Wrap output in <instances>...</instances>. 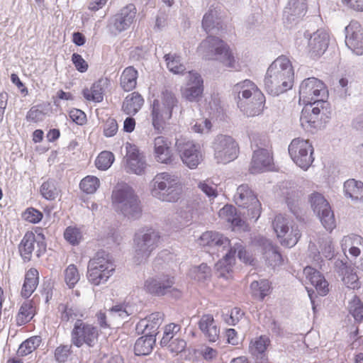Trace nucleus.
I'll list each match as a JSON object with an SVG mask.
<instances>
[{
    "instance_id": "nucleus-1",
    "label": "nucleus",
    "mask_w": 363,
    "mask_h": 363,
    "mask_svg": "<svg viewBox=\"0 0 363 363\" xmlns=\"http://www.w3.org/2000/svg\"><path fill=\"white\" fill-rule=\"evenodd\" d=\"M294 72L291 61L284 55L269 65L264 77L267 91H290L294 85Z\"/></svg>"
},
{
    "instance_id": "nucleus-2",
    "label": "nucleus",
    "mask_w": 363,
    "mask_h": 363,
    "mask_svg": "<svg viewBox=\"0 0 363 363\" xmlns=\"http://www.w3.org/2000/svg\"><path fill=\"white\" fill-rule=\"evenodd\" d=\"M150 102L152 125L155 130L160 133L171 119L178 101L173 92H153Z\"/></svg>"
},
{
    "instance_id": "nucleus-3",
    "label": "nucleus",
    "mask_w": 363,
    "mask_h": 363,
    "mask_svg": "<svg viewBox=\"0 0 363 363\" xmlns=\"http://www.w3.org/2000/svg\"><path fill=\"white\" fill-rule=\"evenodd\" d=\"M152 196L166 202H176L182 192L179 178L167 172L157 174L150 183Z\"/></svg>"
},
{
    "instance_id": "nucleus-4",
    "label": "nucleus",
    "mask_w": 363,
    "mask_h": 363,
    "mask_svg": "<svg viewBox=\"0 0 363 363\" xmlns=\"http://www.w3.org/2000/svg\"><path fill=\"white\" fill-rule=\"evenodd\" d=\"M115 269L112 255L105 250H99L88 262L87 279L94 286L103 284L113 275Z\"/></svg>"
},
{
    "instance_id": "nucleus-5",
    "label": "nucleus",
    "mask_w": 363,
    "mask_h": 363,
    "mask_svg": "<svg viewBox=\"0 0 363 363\" xmlns=\"http://www.w3.org/2000/svg\"><path fill=\"white\" fill-rule=\"evenodd\" d=\"M199 51L206 60H217L228 67H235V59L229 45L218 37L208 35L201 43Z\"/></svg>"
},
{
    "instance_id": "nucleus-6",
    "label": "nucleus",
    "mask_w": 363,
    "mask_h": 363,
    "mask_svg": "<svg viewBox=\"0 0 363 363\" xmlns=\"http://www.w3.org/2000/svg\"><path fill=\"white\" fill-rule=\"evenodd\" d=\"M113 203L116 208L128 219L136 220L142 213L140 201L133 189L123 185L112 193Z\"/></svg>"
},
{
    "instance_id": "nucleus-7",
    "label": "nucleus",
    "mask_w": 363,
    "mask_h": 363,
    "mask_svg": "<svg viewBox=\"0 0 363 363\" xmlns=\"http://www.w3.org/2000/svg\"><path fill=\"white\" fill-rule=\"evenodd\" d=\"M160 235L153 228H143L134 236V262L137 264L145 262L151 253L158 247Z\"/></svg>"
},
{
    "instance_id": "nucleus-8",
    "label": "nucleus",
    "mask_w": 363,
    "mask_h": 363,
    "mask_svg": "<svg viewBox=\"0 0 363 363\" xmlns=\"http://www.w3.org/2000/svg\"><path fill=\"white\" fill-rule=\"evenodd\" d=\"M315 97L306 99V96H300V101L303 97V103L305 105L300 117V122L302 128L307 131H312L318 125V116L320 111L327 108L328 103L323 99H318L320 92H313Z\"/></svg>"
},
{
    "instance_id": "nucleus-9",
    "label": "nucleus",
    "mask_w": 363,
    "mask_h": 363,
    "mask_svg": "<svg viewBox=\"0 0 363 363\" xmlns=\"http://www.w3.org/2000/svg\"><path fill=\"white\" fill-rule=\"evenodd\" d=\"M214 159L218 164H227L235 160L239 153L235 140L227 135H218L212 143Z\"/></svg>"
},
{
    "instance_id": "nucleus-10",
    "label": "nucleus",
    "mask_w": 363,
    "mask_h": 363,
    "mask_svg": "<svg viewBox=\"0 0 363 363\" xmlns=\"http://www.w3.org/2000/svg\"><path fill=\"white\" fill-rule=\"evenodd\" d=\"M46 250L45 238L41 233L35 235L32 231L26 232L18 245V252L23 262L31 260L33 252L40 257Z\"/></svg>"
},
{
    "instance_id": "nucleus-11",
    "label": "nucleus",
    "mask_w": 363,
    "mask_h": 363,
    "mask_svg": "<svg viewBox=\"0 0 363 363\" xmlns=\"http://www.w3.org/2000/svg\"><path fill=\"white\" fill-rule=\"evenodd\" d=\"M174 277L167 274H160L149 277L145 281V290L156 296L169 295L178 298L181 296V291L174 287Z\"/></svg>"
},
{
    "instance_id": "nucleus-12",
    "label": "nucleus",
    "mask_w": 363,
    "mask_h": 363,
    "mask_svg": "<svg viewBox=\"0 0 363 363\" xmlns=\"http://www.w3.org/2000/svg\"><path fill=\"white\" fill-rule=\"evenodd\" d=\"M288 151L294 163L304 170L308 169L314 160V149L308 140L294 138L289 145Z\"/></svg>"
},
{
    "instance_id": "nucleus-13",
    "label": "nucleus",
    "mask_w": 363,
    "mask_h": 363,
    "mask_svg": "<svg viewBox=\"0 0 363 363\" xmlns=\"http://www.w3.org/2000/svg\"><path fill=\"white\" fill-rule=\"evenodd\" d=\"M235 203L247 209V216L256 221L261 214V203L247 184H241L234 195Z\"/></svg>"
},
{
    "instance_id": "nucleus-14",
    "label": "nucleus",
    "mask_w": 363,
    "mask_h": 363,
    "mask_svg": "<svg viewBox=\"0 0 363 363\" xmlns=\"http://www.w3.org/2000/svg\"><path fill=\"white\" fill-rule=\"evenodd\" d=\"M175 147L183 163L190 169L196 168L203 160L200 145L191 140L177 139Z\"/></svg>"
},
{
    "instance_id": "nucleus-15",
    "label": "nucleus",
    "mask_w": 363,
    "mask_h": 363,
    "mask_svg": "<svg viewBox=\"0 0 363 363\" xmlns=\"http://www.w3.org/2000/svg\"><path fill=\"white\" fill-rule=\"evenodd\" d=\"M98 335L96 327L77 319L71 332V342L77 347H81L84 344L93 347L97 341Z\"/></svg>"
},
{
    "instance_id": "nucleus-16",
    "label": "nucleus",
    "mask_w": 363,
    "mask_h": 363,
    "mask_svg": "<svg viewBox=\"0 0 363 363\" xmlns=\"http://www.w3.org/2000/svg\"><path fill=\"white\" fill-rule=\"evenodd\" d=\"M137 9L130 4L121 9L108 19V28L115 35L128 30L135 20Z\"/></svg>"
},
{
    "instance_id": "nucleus-17",
    "label": "nucleus",
    "mask_w": 363,
    "mask_h": 363,
    "mask_svg": "<svg viewBox=\"0 0 363 363\" xmlns=\"http://www.w3.org/2000/svg\"><path fill=\"white\" fill-rule=\"evenodd\" d=\"M310 202L313 212L319 218L322 225L327 230L331 231L335 227V220L329 203L319 193L312 194Z\"/></svg>"
},
{
    "instance_id": "nucleus-18",
    "label": "nucleus",
    "mask_w": 363,
    "mask_h": 363,
    "mask_svg": "<svg viewBox=\"0 0 363 363\" xmlns=\"http://www.w3.org/2000/svg\"><path fill=\"white\" fill-rule=\"evenodd\" d=\"M238 106L247 116L262 113L265 102L263 92H238Z\"/></svg>"
},
{
    "instance_id": "nucleus-19",
    "label": "nucleus",
    "mask_w": 363,
    "mask_h": 363,
    "mask_svg": "<svg viewBox=\"0 0 363 363\" xmlns=\"http://www.w3.org/2000/svg\"><path fill=\"white\" fill-rule=\"evenodd\" d=\"M237 252L238 257L240 260L246 264H252L253 259L242 246V242H235L233 243V245L230 243L228 252L223 257V259L216 264V269L220 271V276H223L225 272L229 273L232 271V264L234 262L235 255Z\"/></svg>"
},
{
    "instance_id": "nucleus-20",
    "label": "nucleus",
    "mask_w": 363,
    "mask_h": 363,
    "mask_svg": "<svg viewBox=\"0 0 363 363\" xmlns=\"http://www.w3.org/2000/svg\"><path fill=\"white\" fill-rule=\"evenodd\" d=\"M181 330V325L175 323H169L164 328L163 337L160 341L162 347H166L172 353H181L185 350L186 342L181 337H175V335Z\"/></svg>"
},
{
    "instance_id": "nucleus-21",
    "label": "nucleus",
    "mask_w": 363,
    "mask_h": 363,
    "mask_svg": "<svg viewBox=\"0 0 363 363\" xmlns=\"http://www.w3.org/2000/svg\"><path fill=\"white\" fill-rule=\"evenodd\" d=\"M272 226L278 238L287 236L281 242L282 245L284 244L287 247L294 246L301 238V233L297 228L291 227V231L289 233L290 222L281 214L275 216L272 222Z\"/></svg>"
},
{
    "instance_id": "nucleus-22",
    "label": "nucleus",
    "mask_w": 363,
    "mask_h": 363,
    "mask_svg": "<svg viewBox=\"0 0 363 363\" xmlns=\"http://www.w3.org/2000/svg\"><path fill=\"white\" fill-rule=\"evenodd\" d=\"M345 44L357 55L363 54V32L357 21H351L345 27Z\"/></svg>"
},
{
    "instance_id": "nucleus-23",
    "label": "nucleus",
    "mask_w": 363,
    "mask_h": 363,
    "mask_svg": "<svg viewBox=\"0 0 363 363\" xmlns=\"http://www.w3.org/2000/svg\"><path fill=\"white\" fill-rule=\"evenodd\" d=\"M307 12L306 0H289L284 9L283 18L288 27L298 23Z\"/></svg>"
},
{
    "instance_id": "nucleus-24",
    "label": "nucleus",
    "mask_w": 363,
    "mask_h": 363,
    "mask_svg": "<svg viewBox=\"0 0 363 363\" xmlns=\"http://www.w3.org/2000/svg\"><path fill=\"white\" fill-rule=\"evenodd\" d=\"M308 38V52L312 57H320L327 50L329 44V35L324 30H318Z\"/></svg>"
},
{
    "instance_id": "nucleus-25",
    "label": "nucleus",
    "mask_w": 363,
    "mask_h": 363,
    "mask_svg": "<svg viewBox=\"0 0 363 363\" xmlns=\"http://www.w3.org/2000/svg\"><path fill=\"white\" fill-rule=\"evenodd\" d=\"M125 147L127 165L130 171L136 174H143L146 167L145 156L135 145L128 143Z\"/></svg>"
},
{
    "instance_id": "nucleus-26",
    "label": "nucleus",
    "mask_w": 363,
    "mask_h": 363,
    "mask_svg": "<svg viewBox=\"0 0 363 363\" xmlns=\"http://www.w3.org/2000/svg\"><path fill=\"white\" fill-rule=\"evenodd\" d=\"M230 240L218 232L207 231L200 238V245L204 247L215 248L218 252L228 250L230 245Z\"/></svg>"
},
{
    "instance_id": "nucleus-27",
    "label": "nucleus",
    "mask_w": 363,
    "mask_h": 363,
    "mask_svg": "<svg viewBox=\"0 0 363 363\" xmlns=\"http://www.w3.org/2000/svg\"><path fill=\"white\" fill-rule=\"evenodd\" d=\"M171 143L163 136H158L154 140V154L156 160L160 163L170 164L173 160Z\"/></svg>"
},
{
    "instance_id": "nucleus-28",
    "label": "nucleus",
    "mask_w": 363,
    "mask_h": 363,
    "mask_svg": "<svg viewBox=\"0 0 363 363\" xmlns=\"http://www.w3.org/2000/svg\"><path fill=\"white\" fill-rule=\"evenodd\" d=\"M272 164L273 158L271 151H254L250 167V172L252 174L260 173L269 169Z\"/></svg>"
},
{
    "instance_id": "nucleus-29",
    "label": "nucleus",
    "mask_w": 363,
    "mask_h": 363,
    "mask_svg": "<svg viewBox=\"0 0 363 363\" xmlns=\"http://www.w3.org/2000/svg\"><path fill=\"white\" fill-rule=\"evenodd\" d=\"M198 325L205 337L209 342H215L218 339L220 328L218 327L212 315H203L198 323Z\"/></svg>"
},
{
    "instance_id": "nucleus-30",
    "label": "nucleus",
    "mask_w": 363,
    "mask_h": 363,
    "mask_svg": "<svg viewBox=\"0 0 363 363\" xmlns=\"http://www.w3.org/2000/svg\"><path fill=\"white\" fill-rule=\"evenodd\" d=\"M259 242L262 246L263 257L266 263L273 267L281 264L282 257L277 247H274L269 240L264 238H261Z\"/></svg>"
},
{
    "instance_id": "nucleus-31",
    "label": "nucleus",
    "mask_w": 363,
    "mask_h": 363,
    "mask_svg": "<svg viewBox=\"0 0 363 363\" xmlns=\"http://www.w3.org/2000/svg\"><path fill=\"white\" fill-rule=\"evenodd\" d=\"M305 272L313 286H315L320 296H325L328 292V284L325 277L320 272L311 267H306Z\"/></svg>"
},
{
    "instance_id": "nucleus-32",
    "label": "nucleus",
    "mask_w": 363,
    "mask_h": 363,
    "mask_svg": "<svg viewBox=\"0 0 363 363\" xmlns=\"http://www.w3.org/2000/svg\"><path fill=\"white\" fill-rule=\"evenodd\" d=\"M344 193L353 201L363 203V182L350 179L344 183Z\"/></svg>"
},
{
    "instance_id": "nucleus-33",
    "label": "nucleus",
    "mask_w": 363,
    "mask_h": 363,
    "mask_svg": "<svg viewBox=\"0 0 363 363\" xmlns=\"http://www.w3.org/2000/svg\"><path fill=\"white\" fill-rule=\"evenodd\" d=\"M144 104L143 96L138 92H133L128 95L122 106V110L127 115H135Z\"/></svg>"
},
{
    "instance_id": "nucleus-34",
    "label": "nucleus",
    "mask_w": 363,
    "mask_h": 363,
    "mask_svg": "<svg viewBox=\"0 0 363 363\" xmlns=\"http://www.w3.org/2000/svg\"><path fill=\"white\" fill-rule=\"evenodd\" d=\"M38 272L35 268H30L25 275V280L21 289V296L28 298L35 290L38 284Z\"/></svg>"
},
{
    "instance_id": "nucleus-35",
    "label": "nucleus",
    "mask_w": 363,
    "mask_h": 363,
    "mask_svg": "<svg viewBox=\"0 0 363 363\" xmlns=\"http://www.w3.org/2000/svg\"><path fill=\"white\" fill-rule=\"evenodd\" d=\"M138 77V70L133 66L125 68L120 77L123 91H133L136 87Z\"/></svg>"
},
{
    "instance_id": "nucleus-36",
    "label": "nucleus",
    "mask_w": 363,
    "mask_h": 363,
    "mask_svg": "<svg viewBox=\"0 0 363 363\" xmlns=\"http://www.w3.org/2000/svg\"><path fill=\"white\" fill-rule=\"evenodd\" d=\"M155 343V337L152 335L146 334L139 337L134 346V352L137 356L147 355L152 349Z\"/></svg>"
},
{
    "instance_id": "nucleus-37",
    "label": "nucleus",
    "mask_w": 363,
    "mask_h": 363,
    "mask_svg": "<svg viewBox=\"0 0 363 363\" xmlns=\"http://www.w3.org/2000/svg\"><path fill=\"white\" fill-rule=\"evenodd\" d=\"M220 9L218 6L212 5L208 11L204 14L202 20V27L208 33L217 28L220 24Z\"/></svg>"
},
{
    "instance_id": "nucleus-38",
    "label": "nucleus",
    "mask_w": 363,
    "mask_h": 363,
    "mask_svg": "<svg viewBox=\"0 0 363 363\" xmlns=\"http://www.w3.org/2000/svg\"><path fill=\"white\" fill-rule=\"evenodd\" d=\"M219 216L233 226L242 228L245 225V221L238 216L236 208L232 205L224 206L219 211Z\"/></svg>"
},
{
    "instance_id": "nucleus-39",
    "label": "nucleus",
    "mask_w": 363,
    "mask_h": 363,
    "mask_svg": "<svg viewBox=\"0 0 363 363\" xmlns=\"http://www.w3.org/2000/svg\"><path fill=\"white\" fill-rule=\"evenodd\" d=\"M355 244H359L362 246L363 249V238L361 236L357 235H351L345 236L342 240V247L344 251L349 248L350 254L356 257L360 254V249L354 246Z\"/></svg>"
},
{
    "instance_id": "nucleus-40",
    "label": "nucleus",
    "mask_w": 363,
    "mask_h": 363,
    "mask_svg": "<svg viewBox=\"0 0 363 363\" xmlns=\"http://www.w3.org/2000/svg\"><path fill=\"white\" fill-rule=\"evenodd\" d=\"M35 314V308L30 301H25L22 303L16 315V324L18 326L23 325L30 322Z\"/></svg>"
},
{
    "instance_id": "nucleus-41",
    "label": "nucleus",
    "mask_w": 363,
    "mask_h": 363,
    "mask_svg": "<svg viewBox=\"0 0 363 363\" xmlns=\"http://www.w3.org/2000/svg\"><path fill=\"white\" fill-rule=\"evenodd\" d=\"M164 61L167 63L168 69L176 74H183L186 70V67L182 63V58L177 54L168 53L164 56Z\"/></svg>"
},
{
    "instance_id": "nucleus-42",
    "label": "nucleus",
    "mask_w": 363,
    "mask_h": 363,
    "mask_svg": "<svg viewBox=\"0 0 363 363\" xmlns=\"http://www.w3.org/2000/svg\"><path fill=\"white\" fill-rule=\"evenodd\" d=\"M250 289L252 296L255 298L262 301L268 294L270 289V284L267 279L254 281L250 284Z\"/></svg>"
},
{
    "instance_id": "nucleus-43",
    "label": "nucleus",
    "mask_w": 363,
    "mask_h": 363,
    "mask_svg": "<svg viewBox=\"0 0 363 363\" xmlns=\"http://www.w3.org/2000/svg\"><path fill=\"white\" fill-rule=\"evenodd\" d=\"M251 147L254 151H271V143L269 137L264 134H253L251 137Z\"/></svg>"
},
{
    "instance_id": "nucleus-44",
    "label": "nucleus",
    "mask_w": 363,
    "mask_h": 363,
    "mask_svg": "<svg viewBox=\"0 0 363 363\" xmlns=\"http://www.w3.org/2000/svg\"><path fill=\"white\" fill-rule=\"evenodd\" d=\"M269 342V339L267 337L262 335L257 338L255 341H251L250 345L251 354L257 358L259 357L262 358Z\"/></svg>"
},
{
    "instance_id": "nucleus-45",
    "label": "nucleus",
    "mask_w": 363,
    "mask_h": 363,
    "mask_svg": "<svg viewBox=\"0 0 363 363\" xmlns=\"http://www.w3.org/2000/svg\"><path fill=\"white\" fill-rule=\"evenodd\" d=\"M57 182L54 179H48L43 182L40 186L42 196L48 200H54L59 194Z\"/></svg>"
},
{
    "instance_id": "nucleus-46",
    "label": "nucleus",
    "mask_w": 363,
    "mask_h": 363,
    "mask_svg": "<svg viewBox=\"0 0 363 363\" xmlns=\"http://www.w3.org/2000/svg\"><path fill=\"white\" fill-rule=\"evenodd\" d=\"M348 310L350 314L357 323L363 320V303L357 296H354L349 302Z\"/></svg>"
},
{
    "instance_id": "nucleus-47",
    "label": "nucleus",
    "mask_w": 363,
    "mask_h": 363,
    "mask_svg": "<svg viewBox=\"0 0 363 363\" xmlns=\"http://www.w3.org/2000/svg\"><path fill=\"white\" fill-rule=\"evenodd\" d=\"M327 86L325 83L315 77H308L300 84L299 91H325Z\"/></svg>"
},
{
    "instance_id": "nucleus-48",
    "label": "nucleus",
    "mask_w": 363,
    "mask_h": 363,
    "mask_svg": "<svg viewBox=\"0 0 363 363\" xmlns=\"http://www.w3.org/2000/svg\"><path fill=\"white\" fill-rule=\"evenodd\" d=\"M211 269L205 263L194 267L190 271L191 277L200 282L205 281L211 277Z\"/></svg>"
},
{
    "instance_id": "nucleus-49",
    "label": "nucleus",
    "mask_w": 363,
    "mask_h": 363,
    "mask_svg": "<svg viewBox=\"0 0 363 363\" xmlns=\"http://www.w3.org/2000/svg\"><path fill=\"white\" fill-rule=\"evenodd\" d=\"M41 342L40 337L38 336L32 337L21 343L18 354L21 356H26L35 350Z\"/></svg>"
},
{
    "instance_id": "nucleus-50",
    "label": "nucleus",
    "mask_w": 363,
    "mask_h": 363,
    "mask_svg": "<svg viewBox=\"0 0 363 363\" xmlns=\"http://www.w3.org/2000/svg\"><path fill=\"white\" fill-rule=\"evenodd\" d=\"M148 323V332L146 334L152 335L155 337L157 330L162 323L163 314L156 312L150 314L145 318Z\"/></svg>"
},
{
    "instance_id": "nucleus-51",
    "label": "nucleus",
    "mask_w": 363,
    "mask_h": 363,
    "mask_svg": "<svg viewBox=\"0 0 363 363\" xmlns=\"http://www.w3.org/2000/svg\"><path fill=\"white\" fill-rule=\"evenodd\" d=\"M65 239L72 245H77L82 240L81 230L75 226H68L64 232Z\"/></svg>"
},
{
    "instance_id": "nucleus-52",
    "label": "nucleus",
    "mask_w": 363,
    "mask_h": 363,
    "mask_svg": "<svg viewBox=\"0 0 363 363\" xmlns=\"http://www.w3.org/2000/svg\"><path fill=\"white\" fill-rule=\"evenodd\" d=\"M100 184L99 179L94 176H87L80 182L79 186L82 191L86 194H94Z\"/></svg>"
},
{
    "instance_id": "nucleus-53",
    "label": "nucleus",
    "mask_w": 363,
    "mask_h": 363,
    "mask_svg": "<svg viewBox=\"0 0 363 363\" xmlns=\"http://www.w3.org/2000/svg\"><path fill=\"white\" fill-rule=\"evenodd\" d=\"M188 88L185 91H203V81L201 76L194 71L189 72Z\"/></svg>"
},
{
    "instance_id": "nucleus-54",
    "label": "nucleus",
    "mask_w": 363,
    "mask_h": 363,
    "mask_svg": "<svg viewBox=\"0 0 363 363\" xmlns=\"http://www.w3.org/2000/svg\"><path fill=\"white\" fill-rule=\"evenodd\" d=\"M114 161V155L108 151L101 152L97 157L95 164L96 167L101 170L108 169Z\"/></svg>"
},
{
    "instance_id": "nucleus-55",
    "label": "nucleus",
    "mask_w": 363,
    "mask_h": 363,
    "mask_svg": "<svg viewBox=\"0 0 363 363\" xmlns=\"http://www.w3.org/2000/svg\"><path fill=\"white\" fill-rule=\"evenodd\" d=\"M113 318H120L126 320L132 314L131 308L127 305L118 304L113 306L109 311Z\"/></svg>"
},
{
    "instance_id": "nucleus-56",
    "label": "nucleus",
    "mask_w": 363,
    "mask_h": 363,
    "mask_svg": "<svg viewBox=\"0 0 363 363\" xmlns=\"http://www.w3.org/2000/svg\"><path fill=\"white\" fill-rule=\"evenodd\" d=\"M65 280L69 288H72L79 280V274L77 267L70 264L65 271Z\"/></svg>"
},
{
    "instance_id": "nucleus-57",
    "label": "nucleus",
    "mask_w": 363,
    "mask_h": 363,
    "mask_svg": "<svg viewBox=\"0 0 363 363\" xmlns=\"http://www.w3.org/2000/svg\"><path fill=\"white\" fill-rule=\"evenodd\" d=\"M342 281L347 288L352 289L360 288V283L354 267L348 271V273L342 275Z\"/></svg>"
},
{
    "instance_id": "nucleus-58",
    "label": "nucleus",
    "mask_w": 363,
    "mask_h": 363,
    "mask_svg": "<svg viewBox=\"0 0 363 363\" xmlns=\"http://www.w3.org/2000/svg\"><path fill=\"white\" fill-rule=\"evenodd\" d=\"M46 116V113L40 109L38 106H34L28 111L26 119L31 123H39L43 121Z\"/></svg>"
},
{
    "instance_id": "nucleus-59",
    "label": "nucleus",
    "mask_w": 363,
    "mask_h": 363,
    "mask_svg": "<svg viewBox=\"0 0 363 363\" xmlns=\"http://www.w3.org/2000/svg\"><path fill=\"white\" fill-rule=\"evenodd\" d=\"M72 345H61L55 350V360L59 363L65 362L72 352Z\"/></svg>"
},
{
    "instance_id": "nucleus-60",
    "label": "nucleus",
    "mask_w": 363,
    "mask_h": 363,
    "mask_svg": "<svg viewBox=\"0 0 363 363\" xmlns=\"http://www.w3.org/2000/svg\"><path fill=\"white\" fill-rule=\"evenodd\" d=\"M23 218L31 223H38L43 218V213L34 208H28L23 213Z\"/></svg>"
},
{
    "instance_id": "nucleus-61",
    "label": "nucleus",
    "mask_w": 363,
    "mask_h": 363,
    "mask_svg": "<svg viewBox=\"0 0 363 363\" xmlns=\"http://www.w3.org/2000/svg\"><path fill=\"white\" fill-rule=\"evenodd\" d=\"M334 267L336 272L340 275L342 276L345 274L348 273V271H350L352 268L354 267L352 266L350 264L347 262V258H334Z\"/></svg>"
},
{
    "instance_id": "nucleus-62",
    "label": "nucleus",
    "mask_w": 363,
    "mask_h": 363,
    "mask_svg": "<svg viewBox=\"0 0 363 363\" xmlns=\"http://www.w3.org/2000/svg\"><path fill=\"white\" fill-rule=\"evenodd\" d=\"M59 309L61 311V319L62 321L74 320L77 317L76 310L72 307H69L67 305L61 304L59 306Z\"/></svg>"
},
{
    "instance_id": "nucleus-63",
    "label": "nucleus",
    "mask_w": 363,
    "mask_h": 363,
    "mask_svg": "<svg viewBox=\"0 0 363 363\" xmlns=\"http://www.w3.org/2000/svg\"><path fill=\"white\" fill-rule=\"evenodd\" d=\"M118 125L116 119L108 118L104 126V135L107 137H113L118 131Z\"/></svg>"
},
{
    "instance_id": "nucleus-64",
    "label": "nucleus",
    "mask_w": 363,
    "mask_h": 363,
    "mask_svg": "<svg viewBox=\"0 0 363 363\" xmlns=\"http://www.w3.org/2000/svg\"><path fill=\"white\" fill-rule=\"evenodd\" d=\"M69 116L72 121L79 125H83L86 123V116L85 113L80 109H72L69 113Z\"/></svg>"
}]
</instances>
